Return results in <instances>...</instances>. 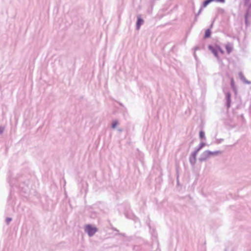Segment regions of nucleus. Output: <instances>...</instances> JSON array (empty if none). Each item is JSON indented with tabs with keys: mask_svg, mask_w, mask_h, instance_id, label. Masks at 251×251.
<instances>
[{
	"mask_svg": "<svg viewBox=\"0 0 251 251\" xmlns=\"http://www.w3.org/2000/svg\"><path fill=\"white\" fill-rule=\"evenodd\" d=\"M200 137L201 138H204V132L203 131H201L200 132Z\"/></svg>",
	"mask_w": 251,
	"mask_h": 251,
	"instance_id": "0eeeda50",
	"label": "nucleus"
},
{
	"mask_svg": "<svg viewBox=\"0 0 251 251\" xmlns=\"http://www.w3.org/2000/svg\"><path fill=\"white\" fill-rule=\"evenodd\" d=\"M210 34H211V32H210V30L207 29L205 32V37L208 38V37H210Z\"/></svg>",
	"mask_w": 251,
	"mask_h": 251,
	"instance_id": "39448f33",
	"label": "nucleus"
},
{
	"mask_svg": "<svg viewBox=\"0 0 251 251\" xmlns=\"http://www.w3.org/2000/svg\"><path fill=\"white\" fill-rule=\"evenodd\" d=\"M85 231L88 233L89 236H92L96 232L97 228L96 227L88 225L85 226Z\"/></svg>",
	"mask_w": 251,
	"mask_h": 251,
	"instance_id": "f257e3e1",
	"label": "nucleus"
},
{
	"mask_svg": "<svg viewBox=\"0 0 251 251\" xmlns=\"http://www.w3.org/2000/svg\"><path fill=\"white\" fill-rule=\"evenodd\" d=\"M204 144H201V147H202V146H204Z\"/></svg>",
	"mask_w": 251,
	"mask_h": 251,
	"instance_id": "2eb2a0df",
	"label": "nucleus"
},
{
	"mask_svg": "<svg viewBox=\"0 0 251 251\" xmlns=\"http://www.w3.org/2000/svg\"><path fill=\"white\" fill-rule=\"evenodd\" d=\"M214 0H206L204 2L203 5L204 6H206L207 4H208L210 2L213 1Z\"/></svg>",
	"mask_w": 251,
	"mask_h": 251,
	"instance_id": "423d86ee",
	"label": "nucleus"
},
{
	"mask_svg": "<svg viewBox=\"0 0 251 251\" xmlns=\"http://www.w3.org/2000/svg\"><path fill=\"white\" fill-rule=\"evenodd\" d=\"M228 99H229V98H230V95L229 94H228Z\"/></svg>",
	"mask_w": 251,
	"mask_h": 251,
	"instance_id": "4468645a",
	"label": "nucleus"
},
{
	"mask_svg": "<svg viewBox=\"0 0 251 251\" xmlns=\"http://www.w3.org/2000/svg\"><path fill=\"white\" fill-rule=\"evenodd\" d=\"M227 52L229 54L233 50V47L231 44L228 43L225 46Z\"/></svg>",
	"mask_w": 251,
	"mask_h": 251,
	"instance_id": "7ed1b4c3",
	"label": "nucleus"
},
{
	"mask_svg": "<svg viewBox=\"0 0 251 251\" xmlns=\"http://www.w3.org/2000/svg\"><path fill=\"white\" fill-rule=\"evenodd\" d=\"M233 83H234V80H233V79H232L231 80V84H232V85H233Z\"/></svg>",
	"mask_w": 251,
	"mask_h": 251,
	"instance_id": "ddd939ff",
	"label": "nucleus"
},
{
	"mask_svg": "<svg viewBox=\"0 0 251 251\" xmlns=\"http://www.w3.org/2000/svg\"><path fill=\"white\" fill-rule=\"evenodd\" d=\"M4 131V127H0V134H1L3 133Z\"/></svg>",
	"mask_w": 251,
	"mask_h": 251,
	"instance_id": "9d476101",
	"label": "nucleus"
},
{
	"mask_svg": "<svg viewBox=\"0 0 251 251\" xmlns=\"http://www.w3.org/2000/svg\"><path fill=\"white\" fill-rule=\"evenodd\" d=\"M218 2H225V0H216Z\"/></svg>",
	"mask_w": 251,
	"mask_h": 251,
	"instance_id": "9b49d317",
	"label": "nucleus"
},
{
	"mask_svg": "<svg viewBox=\"0 0 251 251\" xmlns=\"http://www.w3.org/2000/svg\"><path fill=\"white\" fill-rule=\"evenodd\" d=\"M143 20L142 19H141L140 17H138L137 22V27L138 29H139L140 25L143 24Z\"/></svg>",
	"mask_w": 251,
	"mask_h": 251,
	"instance_id": "20e7f679",
	"label": "nucleus"
},
{
	"mask_svg": "<svg viewBox=\"0 0 251 251\" xmlns=\"http://www.w3.org/2000/svg\"><path fill=\"white\" fill-rule=\"evenodd\" d=\"M117 125L118 122L117 121H114L112 124V127L113 128H115L117 126Z\"/></svg>",
	"mask_w": 251,
	"mask_h": 251,
	"instance_id": "1a4fd4ad",
	"label": "nucleus"
},
{
	"mask_svg": "<svg viewBox=\"0 0 251 251\" xmlns=\"http://www.w3.org/2000/svg\"><path fill=\"white\" fill-rule=\"evenodd\" d=\"M209 49L212 51V52L215 55V56L217 57H218V52L219 51L222 54H223L224 53V50L219 47L218 46H216L215 48L209 46L208 47Z\"/></svg>",
	"mask_w": 251,
	"mask_h": 251,
	"instance_id": "f03ea898",
	"label": "nucleus"
},
{
	"mask_svg": "<svg viewBox=\"0 0 251 251\" xmlns=\"http://www.w3.org/2000/svg\"><path fill=\"white\" fill-rule=\"evenodd\" d=\"M12 221V218H6V220H5V221H6V223L7 225H8L9 224V223Z\"/></svg>",
	"mask_w": 251,
	"mask_h": 251,
	"instance_id": "6e6552de",
	"label": "nucleus"
},
{
	"mask_svg": "<svg viewBox=\"0 0 251 251\" xmlns=\"http://www.w3.org/2000/svg\"><path fill=\"white\" fill-rule=\"evenodd\" d=\"M206 153H207V154H212V153H211V152H210V151H206Z\"/></svg>",
	"mask_w": 251,
	"mask_h": 251,
	"instance_id": "f8f14e48",
	"label": "nucleus"
}]
</instances>
